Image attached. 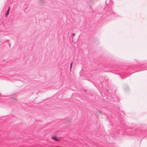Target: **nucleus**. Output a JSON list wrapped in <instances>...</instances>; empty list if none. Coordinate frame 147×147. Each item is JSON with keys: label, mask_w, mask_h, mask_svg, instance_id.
<instances>
[{"label": "nucleus", "mask_w": 147, "mask_h": 147, "mask_svg": "<svg viewBox=\"0 0 147 147\" xmlns=\"http://www.w3.org/2000/svg\"><path fill=\"white\" fill-rule=\"evenodd\" d=\"M139 67H138L137 68H139Z\"/></svg>", "instance_id": "12"}, {"label": "nucleus", "mask_w": 147, "mask_h": 147, "mask_svg": "<svg viewBox=\"0 0 147 147\" xmlns=\"http://www.w3.org/2000/svg\"><path fill=\"white\" fill-rule=\"evenodd\" d=\"M10 8L9 7V9H8L7 11L6 14H5V16L7 17V16L9 12V10Z\"/></svg>", "instance_id": "7"}, {"label": "nucleus", "mask_w": 147, "mask_h": 147, "mask_svg": "<svg viewBox=\"0 0 147 147\" xmlns=\"http://www.w3.org/2000/svg\"><path fill=\"white\" fill-rule=\"evenodd\" d=\"M113 12L111 10V7H110L109 9L107 11L106 14L107 15H108L110 13H113Z\"/></svg>", "instance_id": "3"}, {"label": "nucleus", "mask_w": 147, "mask_h": 147, "mask_svg": "<svg viewBox=\"0 0 147 147\" xmlns=\"http://www.w3.org/2000/svg\"><path fill=\"white\" fill-rule=\"evenodd\" d=\"M73 63H71V64H70V70H71V67H72V64Z\"/></svg>", "instance_id": "9"}, {"label": "nucleus", "mask_w": 147, "mask_h": 147, "mask_svg": "<svg viewBox=\"0 0 147 147\" xmlns=\"http://www.w3.org/2000/svg\"><path fill=\"white\" fill-rule=\"evenodd\" d=\"M52 139L56 141H59V140L57 139L56 137H52Z\"/></svg>", "instance_id": "6"}, {"label": "nucleus", "mask_w": 147, "mask_h": 147, "mask_svg": "<svg viewBox=\"0 0 147 147\" xmlns=\"http://www.w3.org/2000/svg\"><path fill=\"white\" fill-rule=\"evenodd\" d=\"M72 36H74V33H72Z\"/></svg>", "instance_id": "10"}, {"label": "nucleus", "mask_w": 147, "mask_h": 147, "mask_svg": "<svg viewBox=\"0 0 147 147\" xmlns=\"http://www.w3.org/2000/svg\"><path fill=\"white\" fill-rule=\"evenodd\" d=\"M105 3L106 5L109 7H111L113 5L112 0H106Z\"/></svg>", "instance_id": "1"}, {"label": "nucleus", "mask_w": 147, "mask_h": 147, "mask_svg": "<svg viewBox=\"0 0 147 147\" xmlns=\"http://www.w3.org/2000/svg\"><path fill=\"white\" fill-rule=\"evenodd\" d=\"M141 65V66L139 67V68H142L141 70H140V71L145 70H147V65H146L144 66H143L142 65Z\"/></svg>", "instance_id": "2"}, {"label": "nucleus", "mask_w": 147, "mask_h": 147, "mask_svg": "<svg viewBox=\"0 0 147 147\" xmlns=\"http://www.w3.org/2000/svg\"><path fill=\"white\" fill-rule=\"evenodd\" d=\"M74 36L75 35V34H74Z\"/></svg>", "instance_id": "11"}, {"label": "nucleus", "mask_w": 147, "mask_h": 147, "mask_svg": "<svg viewBox=\"0 0 147 147\" xmlns=\"http://www.w3.org/2000/svg\"><path fill=\"white\" fill-rule=\"evenodd\" d=\"M39 4L40 5H42L44 3V0H39Z\"/></svg>", "instance_id": "4"}, {"label": "nucleus", "mask_w": 147, "mask_h": 147, "mask_svg": "<svg viewBox=\"0 0 147 147\" xmlns=\"http://www.w3.org/2000/svg\"><path fill=\"white\" fill-rule=\"evenodd\" d=\"M120 76L121 78V79H123L124 78H126L127 77V76H125V77H123L121 76Z\"/></svg>", "instance_id": "8"}, {"label": "nucleus", "mask_w": 147, "mask_h": 147, "mask_svg": "<svg viewBox=\"0 0 147 147\" xmlns=\"http://www.w3.org/2000/svg\"><path fill=\"white\" fill-rule=\"evenodd\" d=\"M11 76H9L8 77L6 76V79L7 80H11L12 78H11Z\"/></svg>", "instance_id": "5"}, {"label": "nucleus", "mask_w": 147, "mask_h": 147, "mask_svg": "<svg viewBox=\"0 0 147 147\" xmlns=\"http://www.w3.org/2000/svg\"><path fill=\"white\" fill-rule=\"evenodd\" d=\"M131 74H130V75H128V76H129Z\"/></svg>", "instance_id": "13"}]
</instances>
